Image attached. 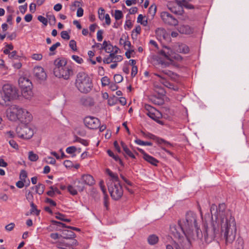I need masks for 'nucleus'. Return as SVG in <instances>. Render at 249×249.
<instances>
[{"label": "nucleus", "instance_id": "nucleus-53", "mask_svg": "<svg viewBox=\"0 0 249 249\" xmlns=\"http://www.w3.org/2000/svg\"><path fill=\"white\" fill-rule=\"evenodd\" d=\"M37 19L41 22H42L44 25L46 26L48 23V20L45 17L42 16H38Z\"/></svg>", "mask_w": 249, "mask_h": 249}, {"label": "nucleus", "instance_id": "nucleus-34", "mask_svg": "<svg viewBox=\"0 0 249 249\" xmlns=\"http://www.w3.org/2000/svg\"><path fill=\"white\" fill-rule=\"evenodd\" d=\"M28 158L32 161H36L38 159V156L33 151H30L29 152Z\"/></svg>", "mask_w": 249, "mask_h": 249}, {"label": "nucleus", "instance_id": "nucleus-48", "mask_svg": "<svg viewBox=\"0 0 249 249\" xmlns=\"http://www.w3.org/2000/svg\"><path fill=\"white\" fill-rule=\"evenodd\" d=\"M27 177V173L26 171L24 170H22L20 172L19 178L21 180H23L24 182H26V178Z\"/></svg>", "mask_w": 249, "mask_h": 249}, {"label": "nucleus", "instance_id": "nucleus-43", "mask_svg": "<svg viewBox=\"0 0 249 249\" xmlns=\"http://www.w3.org/2000/svg\"><path fill=\"white\" fill-rule=\"evenodd\" d=\"M102 85L103 87L109 85L110 83V79L107 76H104L101 79Z\"/></svg>", "mask_w": 249, "mask_h": 249}, {"label": "nucleus", "instance_id": "nucleus-10", "mask_svg": "<svg viewBox=\"0 0 249 249\" xmlns=\"http://www.w3.org/2000/svg\"><path fill=\"white\" fill-rule=\"evenodd\" d=\"M160 17L163 22L166 24L176 26L178 24V20L167 12H162L160 14Z\"/></svg>", "mask_w": 249, "mask_h": 249}, {"label": "nucleus", "instance_id": "nucleus-54", "mask_svg": "<svg viewBox=\"0 0 249 249\" xmlns=\"http://www.w3.org/2000/svg\"><path fill=\"white\" fill-rule=\"evenodd\" d=\"M72 58L78 64H81L83 62V59L79 56L75 55H73L71 56Z\"/></svg>", "mask_w": 249, "mask_h": 249}, {"label": "nucleus", "instance_id": "nucleus-20", "mask_svg": "<svg viewBox=\"0 0 249 249\" xmlns=\"http://www.w3.org/2000/svg\"><path fill=\"white\" fill-rule=\"evenodd\" d=\"M80 178L85 185L92 186L95 184V180L93 177L89 174L83 175Z\"/></svg>", "mask_w": 249, "mask_h": 249}, {"label": "nucleus", "instance_id": "nucleus-59", "mask_svg": "<svg viewBox=\"0 0 249 249\" xmlns=\"http://www.w3.org/2000/svg\"><path fill=\"white\" fill-rule=\"evenodd\" d=\"M104 50L105 51L106 53H111L113 51V46L111 43H109L108 45L107 46V47H106Z\"/></svg>", "mask_w": 249, "mask_h": 249}, {"label": "nucleus", "instance_id": "nucleus-28", "mask_svg": "<svg viewBox=\"0 0 249 249\" xmlns=\"http://www.w3.org/2000/svg\"><path fill=\"white\" fill-rule=\"evenodd\" d=\"M147 240L149 244L155 245L158 243L159 241V238L157 235L155 234H152L149 236Z\"/></svg>", "mask_w": 249, "mask_h": 249}, {"label": "nucleus", "instance_id": "nucleus-32", "mask_svg": "<svg viewBox=\"0 0 249 249\" xmlns=\"http://www.w3.org/2000/svg\"><path fill=\"white\" fill-rule=\"evenodd\" d=\"M164 48L165 49L164 50H165V52L168 53V54H167L168 56L167 59L170 61H172L174 55V53H173L172 50L170 47L167 46H164Z\"/></svg>", "mask_w": 249, "mask_h": 249}, {"label": "nucleus", "instance_id": "nucleus-62", "mask_svg": "<svg viewBox=\"0 0 249 249\" xmlns=\"http://www.w3.org/2000/svg\"><path fill=\"white\" fill-rule=\"evenodd\" d=\"M145 109L147 110V112H152L153 111H155L156 108L154 107H152L151 106L146 104L144 106Z\"/></svg>", "mask_w": 249, "mask_h": 249}, {"label": "nucleus", "instance_id": "nucleus-63", "mask_svg": "<svg viewBox=\"0 0 249 249\" xmlns=\"http://www.w3.org/2000/svg\"><path fill=\"white\" fill-rule=\"evenodd\" d=\"M56 215L55 216V218L57 219H59L61 221H63L64 218L65 217V215L64 214L57 212L56 213Z\"/></svg>", "mask_w": 249, "mask_h": 249}, {"label": "nucleus", "instance_id": "nucleus-41", "mask_svg": "<svg viewBox=\"0 0 249 249\" xmlns=\"http://www.w3.org/2000/svg\"><path fill=\"white\" fill-rule=\"evenodd\" d=\"M67 189L69 192L72 196H75L77 194V189H75V188L71 185L68 186Z\"/></svg>", "mask_w": 249, "mask_h": 249}, {"label": "nucleus", "instance_id": "nucleus-38", "mask_svg": "<svg viewBox=\"0 0 249 249\" xmlns=\"http://www.w3.org/2000/svg\"><path fill=\"white\" fill-rule=\"evenodd\" d=\"M25 196L26 199L30 203L33 202L34 200V196L33 193L30 191H28L26 192L25 194Z\"/></svg>", "mask_w": 249, "mask_h": 249}, {"label": "nucleus", "instance_id": "nucleus-35", "mask_svg": "<svg viewBox=\"0 0 249 249\" xmlns=\"http://www.w3.org/2000/svg\"><path fill=\"white\" fill-rule=\"evenodd\" d=\"M124 38L125 39L124 42H123L124 49L125 50H127L128 49H130L131 47V42L128 40H126L127 39H128V36H126L124 35Z\"/></svg>", "mask_w": 249, "mask_h": 249}, {"label": "nucleus", "instance_id": "nucleus-57", "mask_svg": "<svg viewBox=\"0 0 249 249\" xmlns=\"http://www.w3.org/2000/svg\"><path fill=\"white\" fill-rule=\"evenodd\" d=\"M110 177L112 178V181L111 182H120L118 176L116 174L113 173V175L110 176Z\"/></svg>", "mask_w": 249, "mask_h": 249}, {"label": "nucleus", "instance_id": "nucleus-52", "mask_svg": "<svg viewBox=\"0 0 249 249\" xmlns=\"http://www.w3.org/2000/svg\"><path fill=\"white\" fill-rule=\"evenodd\" d=\"M61 37L66 40H69L70 38V36L68 33L66 31H63L61 33Z\"/></svg>", "mask_w": 249, "mask_h": 249}, {"label": "nucleus", "instance_id": "nucleus-39", "mask_svg": "<svg viewBox=\"0 0 249 249\" xmlns=\"http://www.w3.org/2000/svg\"><path fill=\"white\" fill-rule=\"evenodd\" d=\"M51 223L53 225H55L57 227H62V228H68V227L65 224L63 223L62 222L57 221L54 220H51Z\"/></svg>", "mask_w": 249, "mask_h": 249}, {"label": "nucleus", "instance_id": "nucleus-27", "mask_svg": "<svg viewBox=\"0 0 249 249\" xmlns=\"http://www.w3.org/2000/svg\"><path fill=\"white\" fill-rule=\"evenodd\" d=\"M63 238L65 239H71L75 237V234L72 231L66 230L63 231Z\"/></svg>", "mask_w": 249, "mask_h": 249}, {"label": "nucleus", "instance_id": "nucleus-1", "mask_svg": "<svg viewBox=\"0 0 249 249\" xmlns=\"http://www.w3.org/2000/svg\"><path fill=\"white\" fill-rule=\"evenodd\" d=\"M210 212L212 215H214L216 220L219 218L221 233L226 243H232L235 237L236 224L231 212L226 210L224 203L220 204L218 207L215 204H213L211 206Z\"/></svg>", "mask_w": 249, "mask_h": 249}, {"label": "nucleus", "instance_id": "nucleus-61", "mask_svg": "<svg viewBox=\"0 0 249 249\" xmlns=\"http://www.w3.org/2000/svg\"><path fill=\"white\" fill-rule=\"evenodd\" d=\"M15 226V224L14 223H11L8 225H7L5 228V230L7 231H11L13 230Z\"/></svg>", "mask_w": 249, "mask_h": 249}, {"label": "nucleus", "instance_id": "nucleus-47", "mask_svg": "<svg viewBox=\"0 0 249 249\" xmlns=\"http://www.w3.org/2000/svg\"><path fill=\"white\" fill-rule=\"evenodd\" d=\"M141 132H142L143 136H144V137H145L146 138H149L150 139H152V140L155 141V139L156 138V136H155V135H153V134H152L151 133H150L149 132L145 133V132H144L142 131Z\"/></svg>", "mask_w": 249, "mask_h": 249}, {"label": "nucleus", "instance_id": "nucleus-45", "mask_svg": "<svg viewBox=\"0 0 249 249\" xmlns=\"http://www.w3.org/2000/svg\"><path fill=\"white\" fill-rule=\"evenodd\" d=\"M194 228L196 229L197 238L201 239L203 237V233H202V232L201 231V230L198 227L197 225L196 227H194Z\"/></svg>", "mask_w": 249, "mask_h": 249}, {"label": "nucleus", "instance_id": "nucleus-13", "mask_svg": "<svg viewBox=\"0 0 249 249\" xmlns=\"http://www.w3.org/2000/svg\"><path fill=\"white\" fill-rule=\"evenodd\" d=\"M33 72L35 78L40 82L45 80L47 78V74L41 67H35Z\"/></svg>", "mask_w": 249, "mask_h": 249}, {"label": "nucleus", "instance_id": "nucleus-51", "mask_svg": "<svg viewBox=\"0 0 249 249\" xmlns=\"http://www.w3.org/2000/svg\"><path fill=\"white\" fill-rule=\"evenodd\" d=\"M104 12H105V10L103 8L101 7L99 9V10H98L99 18L101 20H103L104 19V16H105Z\"/></svg>", "mask_w": 249, "mask_h": 249}, {"label": "nucleus", "instance_id": "nucleus-3", "mask_svg": "<svg viewBox=\"0 0 249 249\" xmlns=\"http://www.w3.org/2000/svg\"><path fill=\"white\" fill-rule=\"evenodd\" d=\"M196 218V213L192 211L188 212L186 214L185 220H178V225L174 227H177V230L186 236L193 231L194 227H197Z\"/></svg>", "mask_w": 249, "mask_h": 249}, {"label": "nucleus", "instance_id": "nucleus-37", "mask_svg": "<svg viewBox=\"0 0 249 249\" xmlns=\"http://www.w3.org/2000/svg\"><path fill=\"white\" fill-rule=\"evenodd\" d=\"M135 142L137 143V144L141 145H147V146H152V143L150 142H144L140 139H136L135 140Z\"/></svg>", "mask_w": 249, "mask_h": 249}, {"label": "nucleus", "instance_id": "nucleus-64", "mask_svg": "<svg viewBox=\"0 0 249 249\" xmlns=\"http://www.w3.org/2000/svg\"><path fill=\"white\" fill-rule=\"evenodd\" d=\"M61 45V44L60 42H56L55 44H53V45H52L50 48V51L51 52H53L58 47H59Z\"/></svg>", "mask_w": 249, "mask_h": 249}, {"label": "nucleus", "instance_id": "nucleus-4", "mask_svg": "<svg viewBox=\"0 0 249 249\" xmlns=\"http://www.w3.org/2000/svg\"><path fill=\"white\" fill-rule=\"evenodd\" d=\"M75 85L79 91L86 94L89 92L93 87L91 79L87 74L84 72L78 73Z\"/></svg>", "mask_w": 249, "mask_h": 249}, {"label": "nucleus", "instance_id": "nucleus-25", "mask_svg": "<svg viewBox=\"0 0 249 249\" xmlns=\"http://www.w3.org/2000/svg\"><path fill=\"white\" fill-rule=\"evenodd\" d=\"M75 187L76 188L77 190L79 192H83L85 189V184L81 179H77L74 181Z\"/></svg>", "mask_w": 249, "mask_h": 249}, {"label": "nucleus", "instance_id": "nucleus-6", "mask_svg": "<svg viewBox=\"0 0 249 249\" xmlns=\"http://www.w3.org/2000/svg\"><path fill=\"white\" fill-rule=\"evenodd\" d=\"M171 231L175 238L178 239V242L173 241L172 245L176 249H189L191 247V243L187 235L185 236L177 230V227H172Z\"/></svg>", "mask_w": 249, "mask_h": 249}, {"label": "nucleus", "instance_id": "nucleus-2", "mask_svg": "<svg viewBox=\"0 0 249 249\" xmlns=\"http://www.w3.org/2000/svg\"><path fill=\"white\" fill-rule=\"evenodd\" d=\"M213 216L211 214L210 217L209 214H206L205 216V220L202 218L203 222V232L205 241L209 243L214 240L215 235L218 231V224H220L219 218L215 221L213 219Z\"/></svg>", "mask_w": 249, "mask_h": 249}, {"label": "nucleus", "instance_id": "nucleus-56", "mask_svg": "<svg viewBox=\"0 0 249 249\" xmlns=\"http://www.w3.org/2000/svg\"><path fill=\"white\" fill-rule=\"evenodd\" d=\"M9 143L11 147L14 148L15 149H18V146L17 143L13 140H11L9 142Z\"/></svg>", "mask_w": 249, "mask_h": 249}, {"label": "nucleus", "instance_id": "nucleus-11", "mask_svg": "<svg viewBox=\"0 0 249 249\" xmlns=\"http://www.w3.org/2000/svg\"><path fill=\"white\" fill-rule=\"evenodd\" d=\"M85 125L90 129H95L99 127L100 124V120L95 117L88 116L84 120Z\"/></svg>", "mask_w": 249, "mask_h": 249}, {"label": "nucleus", "instance_id": "nucleus-42", "mask_svg": "<svg viewBox=\"0 0 249 249\" xmlns=\"http://www.w3.org/2000/svg\"><path fill=\"white\" fill-rule=\"evenodd\" d=\"M123 17V14L121 11L116 10L115 11L114 18L116 20L121 19Z\"/></svg>", "mask_w": 249, "mask_h": 249}, {"label": "nucleus", "instance_id": "nucleus-5", "mask_svg": "<svg viewBox=\"0 0 249 249\" xmlns=\"http://www.w3.org/2000/svg\"><path fill=\"white\" fill-rule=\"evenodd\" d=\"M11 111L8 116L11 121L19 120L21 122L28 123L32 120L31 114L25 109L20 107L17 105H13L11 107Z\"/></svg>", "mask_w": 249, "mask_h": 249}, {"label": "nucleus", "instance_id": "nucleus-15", "mask_svg": "<svg viewBox=\"0 0 249 249\" xmlns=\"http://www.w3.org/2000/svg\"><path fill=\"white\" fill-rule=\"evenodd\" d=\"M150 118L156 121L157 123L160 124H163L162 121H160V119L162 117V114L160 112L157 110L156 109L155 111L152 112H146V113Z\"/></svg>", "mask_w": 249, "mask_h": 249}, {"label": "nucleus", "instance_id": "nucleus-33", "mask_svg": "<svg viewBox=\"0 0 249 249\" xmlns=\"http://www.w3.org/2000/svg\"><path fill=\"white\" fill-rule=\"evenodd\" d=\"M77 151V148L75 146H71L67 148L66 151L68 154H72V157H74L76 156L74 153Z\"/></svg>", "mask_w": 249, "mask_h": 249}, {"label": "nucleus", "instance_id": "nucleus-30", "mask_svg": "<svg viewBox=\"0 0 249 249\" xmlns=\"http://www.w3.org/2000/svg\"><path fill=\"white\" fill-rule=\"evenodd\" d=\"M35 187L36 193L40 195L43 193L45 187L44 185L41 183H39L37 185L35 186Z\"/></svg>", "mask_w": 249, "mask_h": 249}, {"label": "nucleus", "instance_id": "nucleus-22", "mask_svg": "<svg viewBox=\"0 0 249 249\" xmlns=\"http://www.w3.org/2000/svg\"><path fill=\"white\" fill-rule=\"evenodd\" d=\"M143 159L146 161L154 166H157V163H159V160L153 157L148 155V154L145 157H144Z\"/></svg>", "mask_w": 249, "mask_h": 249}, {"label": "nucleus", "instance_id": "nucleus-19", "mask_svg": "<svg viewBox=\"0 0 249 249\" xmlns=\"http://www.w3.org/2000/svg\"><path fill=\"white\" fill-rule=\"evenodd\" d=\"M67 61L64 58H58L54 61L55 66L53 68V73L56 72V70H60L66 66Z\"/></svg>", "mask_w": 249, "mask_h": 249}, {"label": "nucleus", "instance_id": "nucleus-60", "mask_svg": "<svg viewBox=\"0 0 249 249\" xmlns=\"http://www.w3.org/2000/svg\"><path fill=\"white\" fill-rule=\"evenodd\" d=\"M32 58L36 60H40L42 58V55L40 53H34L32 55Z\"/></svg>", "mask_w": 249, "mask_h": 249}, {"label": "nucleus", "instance_id": "nucleus-14", "mask_svg": "<svg viewBox=\"0 0 249 249\" xmlns=\"http://www.w3.org/2000/svg\"><path fill=\"white\" fill-rule=\"evenodd\" d=\"M155 75L160 78V82L163 84L165 87L170 89H172L174 91H178V88L177 86H175L173 83H170L169 81L165 79V77L157 73H155Z\"/></svg>", "mask_w": 249, "mask_h": 249}, {"label": "nucleus", "instance_id": "nucleus-31", "mask_svg": "<svg viewBox=\"0 0 249 249\" xmlns=\"http://www.w3.org/2000/svg\"><path fill=\"white\" fill-rule=\"evenodd\" d=\"M73 142H78L81 143L84 146H88L89 144L88 141L83 139L80 137H78L77 136H75L74 140H73Z\"/></svg>", "mask_w": 249, "mask_h": 249}, {"label": "nucleus", "instance_id": "nucleus-58", "mask_svg": "<svg viewBox=\"0 0 249 249\" xmlns=\"http://www.w3.org/2000/svg\"><path fill=\"white\" fill-rule=\"evenodd\" d=\"M63 164L66 168H71L73 166L72 161L70 160H65L63 162Z\"/></svg>", "mask_w": 249, "mask_h": 249}, {"label": "nucleus", "instance_id": "nucleus-44", "mask_svg": "<svg viewBox=\"0 0 249 249\" xmlns=\"http://www.w3.org/2000/svg\"><path fill=\"white\" fill-rule=\"evenodd\" d=\"M181 5L184 6L187 9H192L194 8V6L192 4H191L187 2H186L185 0H182L181 1Z\"/></svg>", "mask_w": 249, "mask_h": 249}, {"label": "nucleus", "instance_id": "nucleus-9", "mask_svg": "<svg viewBox=\"0 0 249 249\" xmlns=\"http://www.w3.org/2000/svg\"><path fill=\"white\" fill-rule=\"evenodd\" d=\"M16 131L19 137L25 139H30L34 135L33 130L26 125L17 127Z\"/></svg>", "mask_w": 249, "mask_h": 249}, {"label": "nucleus", "instance_id": "nucleus-36", "mask_svg": "<svg viewBox=\"0 0 249 249\" xmlns=\"http://www.w3.org/2000/svg\"><path fill=\"white\" fill-rule=\"evenodd\" d=\"M157 11V7L155 5H152L150 6L148 9V14L152 18L155 16Z\"/></svg>", "mask_w": 249, "mask_h": 249}, {"label": "nucleus", "instance_id": "nucleus-8", "mask_svg": "<svg viewBox=\"0 0 249 249\" xmlns=\"http://www.w3.org/2000/svg\"><path fill=\"white\" fill-rule=\"evenodd\" d=\"M108 190L111 197L115 200L120 199L123 195V190L120 182H111L108 185Z\"/></svg>", "mask_w": 249, "mask_h": 249}, {"label": "nucleus", "instance_id": "nucleus-29", "mask_svg": "<svg viewBox=\"0 0 249 249\" xmlns=\"http://www.w3.org/2000/svg\"><path fill=\"white\" fill-rule=\"evenodd\" d=\"M30 206L31 207L30 209V213L34 214L36 216L39 215L40 214V210L37 209L36 206L34 203V202L30 203Z\"/></svg>", "mask_w": 249, "mask_h": 249}, {"label": "nucleus", "instance_id": "nucleus-12", "mask_svg": "<svg viewBox=\"0 0 249 249\" xmlns=\"http://www.w3.org/2000/svg\"><path fill=\"white\" fill-rule=\"evenodd\" d=\"M72 71L71 68L65 67L61 68L60 70H56V72L54 73L56 77L58 78H63L64 79L67 80L69 78L70 76L72 74Z\"/></svg>", "mask_w": 249, "mask_h": 249}, {"label": "nucleus", "instance_id": "nucleus-23", "mask_svg": "<svg viewBox=\"0 0 249 249\" xmlns=\"http://www.w3.org/2000/svg\"><path fill=\"white\" fill-rule=\"evenodd\" d=\"M32 88L21 89V94L24 98L26 99H30L33 96Z\"/></svg>", "mask_w": 249, "mask_h": 249}, {"label": "nucleus", "instance_id": "nucleus-55", "mask_svg": "<svg viewBox=\"0 0 249 249\" xmlns=\"http://www.w3.org/2000/svg\"><path fill=\"white\" fill-rule=\"evenodd\" d=\"M104 31L102 30H99L97 33V39L98 41H101L103 39V34Z\"/></svg>", "mask_w": 249, "mask_h": 249}, {"label": "nucleus", "instance_id": "nucleus-49", "mask_svg": "<svg viewBox=\"0 0 249 249\" xmlns=\"http://www.w3.org/2000/svg\"><path fill=\"white\" fill-rule=\"evenodd\" d=\"M114 80L116 83H119L123 80V77L120 74H115L114 76Z\"/></svg>", "mask_w": 249, "mask_h": 249}, {"label": "nucleus", "instance_id": "nucleus-21", "mask_svg": "<svg viewBox=\"0 0 249 249\" xmlns=\"http://www.w3.org/2000/svg\"><path fill=\"white\" fill-rule=\"evenodd\" d=\"M80 103L85 107H91L94 105V102L93 98L90 97L83 96L80 99Z\"/></svg>", "mask_w": 249, "mask_h": 249}, {"label": "nucleus", "instance_id": "nucleus-40", "mask_svg": "<svg viewBox=\"0 0 249 249\" xmlns=\"http://www.w3.org/2000/svg\"><path fill=\"white\" fill-rule=\"evenodd\" d=\"M155 141L159 144H161V143H164V144H167V145H169L170 146H171V144L165 141V140H164L163 139H162V138H159L157 136H156V138L155 139Z\"/></svg>", "mask_w": 249, "mask_h": 249}, {"label": "nucleus", "instance_id": "nucleus-17", "mask_svg": "<svg viewBox=\"0 0 249 249\" xmlns=\"http://www.w3.org/2000/svg\"><path fill=\"white\" fill-rule=\"evenodd\" d=\"M178 30L180 34L190 35L193 33L194 29L188 25L183 24L178 27Z\"/></svg>", "mask_w": 249, "mask_h": 249}, {"label": "nucleus", "instance_id": "nucleus-24", "mask_svg": "<svg viewBox=\"0 0 249 249\" xmlns=\"http://www.w3.org/2000/svg\"><path fill=\"white\" fill-rule=\"evenodd\" d=\"M177 51L180 53H187L189 52V48L188 46L184 44H181L178 45Z\"/></svg>", "mask_w": 249, "mask_h": 249}, {"label": "nucleus", "instance_id": "nucleus-16", "mask_svg": "<svg viewBox=\"0 0 249 249\" xmlns=\"http://www.w3.org/2000/svg\"><path fill=\"white\" fill-rule=\"evenodd\" d=\"M18 84L21 89L32 88L33 85L31 81L25 77H20L18 79Z\"/></svg>", "mask_w": 249, "mask_h": 249}, {"label": "nucleus", "instance_id": "nucleus-46", "mask_svg": "<svg viewBox=\"0 0 249 249\" xmlns=\"http://www.w3.org/2000/svg\"><path fill=\"white\" fill-rule=\"evenodd\" d=\"M70 47L74 51H77L76 42L74 40H71L69 42Z\"/></svg>", "mask_w": 249, "mask_h": 249}, {"label": "nucleus", "instance_id": "nucleus-26", "mask_svg": "<svg viewBox=\"0 0 249 249\" xmlns=\"http://www.w3.org/2000/svg\"><path fill=\"white\" fill-rule=\"evenodd\" d=\"M156 34L158 37H162L165 39L167 36V34L163 28H158L156 30Z\"/></svg>", "mask_w": 249, "mask_h": 249}, {"label": "nucleus", "instance_id": "nucleus-18", "mask_svg": "<svg viewBox=\"0 0 249 249\" xmlns=\"http://www.w3.org/2000/svg\"><path fill=\"white\" fill-rule=\"evenodd\" d=\"M168 9L173 13L178 15H182L184 13L183 7L181 5V1H178V4L176 6H168Z\"/></svg>", "mask_w": 249, "mask_h": 249}, {"label": "nucleus", "instance_id": "nucleus-50", "mask_svg": "<svg viewBox=\"0 0 249 249\" xmlns=\"http://www.w3.org/2000/svg\"><path fill=\"white\" fill-rule=\"evenodd\" d=\"M107 153L109 156L112 157L116 161H118L119 160V156L114 154L113 152L111 150H107Z\"/></svg>", "mask_w": 249, "mask_h": 249}, {"label": "nucleus", "instance_id": "nucleus-7", "mask_svg": "<svg viewBox=\"0 0 249 249\" xmlns=\"http://www.w3.org/2000/svg\"><path fill=\"white\" fill-rule=\"evenodd\" d=\"M0 104L4 105L6 102L16 99L18 96L17 89L9 84L4 85L2 87V91L0 93Z\"/></svg>", "mask_w": 249, "mask_h": 249}]
</instances>
